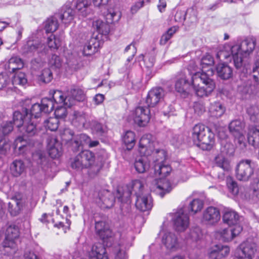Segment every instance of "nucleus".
I'll list each match as a JSON object with an SVG mask.
<instances>
[{"instance_id":"1","label":"nucleus","mask_w":259,"mask_h":259,"mask_svg":"<svg viewBox=\"0 0 259 259\" xmlns=\"http://www.w3.org/2000/svg\"><path fill=\"white\" fill-rule=\"evenodd\" d=\"M143 186L141 182L139 180H135L133 182L131 188L127 187V190H124L122 194H121L120 190L118 189L116 197L121 203L125 202L131 197L132 190L135 191L136 196L135 205L137 209L141 211L150 210L153 206L151 197L149 194L143 195Z\"/></svg>"},{"instance_id":"2","label":"nucleus","mask_w":259,"mask_h":259,"mask_svg":"<svg viewBox=\"0 0 259 259\" xmlns=\"http://www.w3.org/2000/svg\"><path fill=\"white\" fill-rule=\"evenodd\" d=\"M192 139L194 144L203 150L209 151L214 145V134L208 127L202 124L193 127Z\"/></svg>"},{"instance_id":"3","label":"nucleus","mask_w":259,"mask_h":259,"mask_svg":"<svg viewBox=\"0 0 259 259\" xmlns=\"http://www.w3.org/2000/svg\"><path fill=\"white\" fill-rule=\"evenodd\" d=\"M139 144V151L141 156L136 159L134 166L138 173L142 174L150 167V161L148 156L153 153L154 149L153 143L145 137H142Z\"/></svg>"},{"instance_id":"4","label":"nucleus","mask_w":259,"mask_h":259,"mask_svg":"<svg viewBox=\"0 0 259 259\" xmlns=\"http://www.w3.org/2000/svg\"><path fill=\"white\" fill-rule=\"evenodd\" d=\"M233 48L234 46H231L229 45H225L223 48L217 53V58L220 60L224 59L230 61L232 59L234 65L236 69L244 73H247L249 65L246 64L243 60L241 54L239 56L237 51H234Z\"/></svg>"},{"instance_id":"5","label":"nucleus","mask_w":259,"mask_h":259,"mask_svg":"<svg viewBox=\"0 0 259 259\" xmlns=\"http://www.w3.org/2000/svg\"><path fill=\"white\" fill-rule=\"evenodd\" d=\"M18 130L22 133L23 136H19L16 138L14 142L15 148L18 149L19 154H23L29 147L27 145V142L24 140L23 137L34 136L38 134V131L31 119L24 123Z\"/></svg>"},{"instance_id":"6","label":"nucleus","mask_w":259,"mask_h":259,"mask_svg":"<svg viewBox=\"0 0 259 259\" xmlns=\"http://www.w3.org/2000/svg\"><path fill=\"white\" fill-rule=\"evenodd\" d=\"M235 172L238 180L247 182L254 175V162L250 159H242L237 164Z\"/></svg>"},{"instance_id":"7","label":"nucleus","mask_w":259,"mask_h":259,"mask_svg":"<svg viewBox=\"0 0 259 259\" xmlns=\"http://www.w3.org/2000/svg\"><path fill=\"white\" fill-rule=\"evenodd\" d=\"M95 159L94 153L89 150L81 151L71 162V167L77 171L92 166Z\"/></svg>"},{"instance_id":"8","label":"nucleus","mask_w":259,"mask_h":259,"mask_svg":"<svg viewBox=\"0 0 259 259\" xmlns=\"http://www.w3.org/2000/svg\"><path fill=\"white\" fill-rule=\"evenodd\" d=\"M256 250V244L246 241L240 245L233 259H252Z\"/></svg>"},{"instance_id":"9","label":"nucleus","mask_w":259,"mask_h":259,"mask_svg":"<svg viewBox=\"0 0 259 259\" xmlns=\"http://www.w3.org/2000/svg\"><path fill=\"white\" fill-rule=\"evenodd\" d=\"M5 239L3 242L4 248H15L17 246L16 240L19 236V230L15 225L9 226L5 232Z\"/></svg>"},{"instance_id":"10","label":"nucleus","mask_w":259,"mask_h":259,"mask_svg":"<svg viewBox=\"0 0 259 259\" xmlns=\"http://www.w3.org/2000/svg\"><path fill=\"white\" fill-rule=\"evenodd\" d=\"M255 46V40L253 39H246L241 41L240 45H234V51H237L239 56L241 54L243 60L246 64L249 65L248 70H250V65L245 60V58L249 56L253 51Z\"/></svg>"},{"instance_id":"11","label":"nucleus","mask_w":259,"mask_h":259,"mask_svg":"<svg viewBox=\"0 0 259 259\" xmlns=\"http://www.w3.org/2000/svg\"><path fill=\"white\" fill-rule=\"evenodd\" d=\"M220 219L221 214L219 208L214 206H209L203 211L201 221L206 225L214 226Z\"/></svg>"},{"instance_id":"12","label":"nucleus","mask_w":259,"mask_h":259,"mask_svg":"<svg viewBox=\"0 0 259 259\" xmlns=\"http://www.w3.org/2000/svg\"><path fill=\"white\" fill-rule=\"evenodd\" d=\"M174 227L178 232H183L188 228L189 224V218L183 208L179 209L172 218Z\"/></svg>"},{"instance_id":"13","label":"nucleus","mask_w":259,"mask_h":259,"mask_svg":"<svg viewBox=\"0 0 259 259\" xmlns=\"http://www.w3.org/2000/svg\"><path fill=\"white\" fill-rule=\"evenodd\" d=\"M115 197L111 192L106 189H102L98 192L96 201L102 208H110L114 204Z\"/></svg>"},{"instance_id":"14","label":"nucleus","mask_w":259,"mask_h":259,"mask_svg":"<svg viewBox=\"0 0 259 259\" xmlns=\"http://www.w3.org/2000/svg\"><path fill=\"white\" fill-rule=\"evenodd\" d=\"M150 118V110L148 107L139 106L134 112V120L139 126H145Z\"/></svg>"},{"instance_id":"15","label":"nucleus","mask_w":259,"mask_h":259,"mask_svg":"<svg viewBox=\"0 0 259 259\" xmlns=\"http://www.w3.org/2000/svg\"><path fill=\"white\" fill-rule=\"evenodd\" d=\"M89 136L85 134L74 135L67 144L74 152L82 151L85 143L89 142Z\"/></svg>"},{"instance_id":"16","label":"nucleus","mask_w":259,"mask_h":259,"mask_svg":"<svg viewBox=\"0 0 259 259\" xmlns=\"http://www.w3.org/2000/svg\"><path fill=\"white\" fill-rule=\"evenodd\" d=\"M191 82L185 74L178 77L175 81V90L182 97L186 98L191 90Z\"/></svg>"},{"instance_id":"17","label":"nucleus","mask_w":259,"mask_h":259,"mask_svg":"<svg viewBox=\"0 0 259 259\" xmlns=\"http://www.w3.org/2000/svg\"><path fill=\"white\" fill-rule=\"evenodd\" d=\"M164 91L161 87L151 90L147 96L146 102L148 107H155L163 99Z\"/></svg>"},{"instance_id":"18","label":"nucleus","mask_w":259,"mask_h":259,"mask_svg":"<svg viewBox=\"0 0 259 259\" xmlns=\"http://www.w3.org/2000/svg\"><path fill=\"white\" fill-rule=\"evenodd\" d=\"M47 50L44 44L33 40L27 41L23 47V53L27 55L33 54L35 52L38 54L46 53Z\"/></svg>"},{"instance_id":"19","label":"nucleus","mask_w":259,"mask_h":259,"mask_svg":"<svg viewBox=\"0 0 259 259\" xmlns=\"http://www.w3.org/2000/svg\"><path fill=\"white\" fill-rule=\"evenodd\" d=\"M95 231L96 234L104 243H105L106 240L110 238L112 236V232L108 224L105 221L96 222Z\"/></svg>"},{"instance_id":"20","label":"nucleus","mask_w":259,"mask_h":259,"mask_svg":"<svg viewBox=\"0 0 259 259\" xmlns=\"http://www.w3.org/2000/svg\"><path fill=\"white\" fill-rule=\"evenodd\" d=\"M90 259H108L104 245L100 242L94 243L88 252Z\"/></svg>"},{"instance_id":"21","label":"nucleus","mask_w":259,"mask_h":259,"mask_svg":"<svg viewBox=\"0 0 259 259\" xmlns=\"http://www.w3.org/2000/svg\"><path fill=\"white\" fill-rule=\"evenodd\" d=\"M102 43L97 36L91 37L84 46L83 54L87 56L94 54L98 52Z\"/></svg>"},{"instance_id":"22","label":"nucleus","mask_w":259,"mask_h":259,"mask_svg":"<svg viewBox=\"0 0 259 259\" xmlns=\"http://www.w3.org/2000/svg\"><path fill=\"white\" fill-rule=\"evenodd\" d=\"M31 100L27 99L25 101L22 106H24L25 109L26 119H31L33 116L35 118L40 117L42 113H44L43 107L39 103L34 104L31 108L30 110L27 108L26 106L30 104Z\"/></svg>"},{"instance_id":"23","label":"nucleus","mask_w":259,"mask_h":259,"mask_svg":"<svg viewBox=\"0 0 259 259\" xmlns=\"http://www.w3.org/2000/svg\"><path fill=\"white\" fill-rule=\"evenodd\" d=\"M223 221L224 223L230 227H236L237 225H240L239 215L236 211L232 209L224 210L223 214Z\"/></svg>"},{"instance_id":"24","label":"nucleus","mask_w":259,"mask_h":259,"mask_svg":"<svg viewBox=\"0 0 259 259\" xmlns=\"http://www.w3.org/2000/svg\"><path fill=\"white\" fill-rule=\"evenodd\" d=\"M229 252L230 248L228 246L216 245L211 249L209 253V257L211 259H225Z\"/></svg>"},{"instance_id":"25","label":"nucleus","mask_w":259,"mask_h":259,"mask_svg":"<svg viewBox=\"0 0 259 259\" xmlns=\"http://www.w3.org/2000/svg\"><path fill=\"white\" fill-rule=\"evenodd\" d=\"M241 225H237L236 227L225 229L221 232V236L225 242L231 241L235 236L239 235L242 231Z\"/></svg>"},{"instance_id":"26","label":"nucleus","mask_w":259,"mask_h":259,"mask_svg":"<svg viewBox=\"0 0 259 259\" xmlns=\"http://www.w3.org/2000/svg\"><path fill=\"white\" fill-rule=\"evenodd\" d=\"M209 75L205 72H197L195 73L189 80L191 82V89L194 88L199 87V82L201 81L203 84L208 83V81L213 80Z\"/></svg>"},{"instance_id":"27","label":"nucleus","mask_w":259,"mask_h":259,"mask_svg":"<svg viewBox=\"0 0 259 259\" xmlns=\"http://www.w3.org/2000/svg\"><path fill=\"white\" fill-rule=\"evenodd\" d=\"M204 86L194 88L192 89L195 91V94L199 97H207L209 96L215 87V83L214 80L208 81V83L204 84Z\"/></svg>"},{"instance_id":"28","label":"nucleus","mask_w":259,"mask_h":259,"mask_svg":"<svg viewBox=\"0 0 259 259\" xmlns=\"http://www.w3.org/2000/svg\"><path fill=\"white\" fill-rule=\"evenodd\" d=\"M216 70L218 76L223 80H228L233 76L232 68L226 63L218 64Z\"/></svg>"},{"instance_id":"29","label":"nucleus","mask_w":259,"mask_h":259,"mask_svg":"<svg viewBox=\"0 0 259 259\" xmlns=\"http://www.w3.org/2000/svg\"><path fill=\"white\" fill-rule=\"evenodd\" d=\"M247 139L249 144L254 147H259V126H249L247 134Z\"/></svg>"},{"instance_id":"30","label":"nucleus","mask_w":259,"mask_h":259,"mask_svg":"<svg viewBox=\"0 0 259 259\" xmlns=\"http://www.w3.org/2000/svg\"><path fill=\"white\" fill-rule=\"evenodd\" d=\"M24 66L23 60L19 57H13L10 59L7 64L5 65V68L8 72L14 73L19 70Z\"/></svg>"},{"instance_id":"31","label":"nucleus","mask_w":259,"mask_h":259,"mask_svg":"<svg viewBox=\"0 0 259 259\" xmlns=\"http://www.w3.org/2000/svg\"><path fill=\"white\" fill-rule=\"evenodd\" d=\"M154 168L155 175L160 177V179L168 176L171 171L170 166L168 164H165L163 162L155 163Z\"/></svg>"},{"instance_id":"32","label":"nucleus","mask_w":259,"mask_h":259,"mask_svg":"<svg viewBox=\"0 0 259 259\" xmlns=\"http://www.w3.org/2000/svg\"><path fill=\"white\" fill-rule=\"evenodd\" d=\"M29 120V119H26V112L24 106L22 107V111H15L13 113L12 122L13 125H15L18 130L24 123Z\"/></svg>"},{"instance_id":"33","label":"nucleus","mask_w":259,"mask_h":259,"mask_svg":"<svg viewBox=\"0 0 259 259\" xmlns=\"http://www.w3.org/2000/svg\"><path fill=\"white\" fill-rule=\"evenodd\" d=\"M93 27L101 35H107L110 31V25L101 19L93 21Z\"/></svg>"},{"instance_id":"34","label":"nucleus","mask_w":259,"mask_h":259,"mask_svg":"<svg viewBox=\"0 0 259 259\" xmlns=\"http://www.w3.org/2000/svg\"><path fill=\"white\" fill-rule=\"evenodd\" d=\"M209 111L211 116L219 118L225 112L226 108L220 102L211 103Z\"/></svg>"},{"instance_id":"35","label":"nucleus","mask_w":259,"mask_h":259,"mask_svg":"<svg viewBox=\"0 0 259 259\" xmlns=\"http://www.w3.org/2000/svg\"><path fill=\"white\" fill-rule=\"evenodd\" d=\"M91 2L89 0H77L75 8L83 17L87 16L91 12Z\"/></svg>"},{"instance_id":"36","label":"nucleus","mask_w":259,"mask_h":259,"mask_svg":"<svg viewBox=\"0 0 259 259\" xmlns=\"http://www.w3.org/2000/svg\"><path fill=\"white\" fill-rule=\"evenodd\" d=\"M90 125L93 132L98 136H103L107 132V125L97 120H91Z\"/></svg>"},{"instance_id":"37","label":"nucleus","mask_w":259,"mask_h":259,"mask_svg":"<svg viewBox=\"0 0 259 259\" xmlns=\"http://www.w3.org/2000/svg\"><path fill=\"white\" fill-rule=\"evenodd\" d=\"M162 243L167 249L173 250L176 248L177 245V237L174 233L168 232L162 237Z\"/></svg>"},{"instance_id":"38","label":"nucleus","mask_w":259,"mask_h":259,"mask_svg":"<svg viewBox=\"0 0 259 259\" xmlns=\"http://www.w3.org/2000/svg\"><path fill=\"white\" fill-rule=\"evenodd\" d=\"M172 187L169 181L166 180H160L156 184V191L161 197H163L166 193H169Z\"/></svg>"},{"instance_id":"39","label":"nucleus","mask_w":259,"mask_h":259,"mask_svg":"<svg viewBox=\"0 0 259 259\" xmlns=\"http://www.w3.org/2000/svg\"><path fill=\"white\" fill-rule=\"evenodd\" d=\"M58 18L55 14L46 21L44 29L47 33H53L58 29Z\"/></svg>"},{"instance_id":"40","label":"nucleus","mask_w":259,"mask_h":259,"mask_svg":"<svg viewBox=\"0 0 259 259\" xmlns=\"http://www.w3.org/2000/svg\"><path fill=\"white\" fill-rule=\"evenodd\" d=\"M220 144V151L222 154L229 156L234 155L235 147L231 142L228 141L227 139H223L221 140Z\"/></svg>"},{"instance_id":"41","label":"nucleus","mask_w":259,"mask_h":259,"mask_svg":"<svg viewBox=\"0 0 259 259\" xmlns=\"http://www.w3.org/2000/svg\"><path fill=\"white\" fill-rule=\"evenodd\" d=\"M243 127V123L238 119L232 120L229 125V132L233 136L242 134Z\"/></svg>"},{"instance_id":"42","label":"nucleus","mask_w":259,"mask_h":259,"mask_svg":"<svg viewBox=\"0 0 259 259\" xmlns=\"http://www.w3.org/2000/svg\"><path fill=\"white\" fill-rule=\"evenodd\" d=\"M25 168V165L22 160H15L11 164L10 170L13 176L17 177L24 171Z\"/></svg>"},{"instance_id":"43","label":"nucleus","mask_w":259,"mask_h":259,"mask_svg":"<svg viewBox=\"0 0 259 259\" xmlns=\"http://www.w3.org/2000/svg\"><path fill=\"white\" fill-rule=\"evenodd\" d=\"M62 11H63L62 13L55 14L57 18L61 19L65 24L70 22L74 17V11L70 8H66L65 9H63Z\"/></svg>"},{"instance_id":"44","label":"nucleus","mask_w":259,"mask_h":259,"mask_svg":"<svg viewBox=\"0 0 259 259\" xmlns=\"http://www.w3.org/2000/svg\"><path fill=\"white\" fill-rule=\"evenodd\" d=\"M54 143L51 145L48 144V153L52 158H56L60 157L62 154V148L60 144L55 139L54 140Z\"/></svg>"},{"instance_id":"45","label":"nucleus","mask_w":259,"mask_h":259,"mask_svg":"<svg viewBox=\"0 0 259 259\" xmlns=\"http://www.w3.org/2000/svg\"><path fill=\"white\" fill-rule=\"evenodd\" d=\"M135 133L131 131L125 132L123 137V142L124 144L125 148L127 150H131L135 145Z\"/></svg>"},{"instance_id":"46","label":"nucleus","mask_w":259,"mask_h":259,"mask_svg":"<svg viewBox=\"0 0 259 259\" xmlns=\"http://www.w3.org/2000/svg\"><path fill=\"white\" fill-rule=\"evenodd\" d=\"M215 165L224 171H229L231 168L230 161L222 155H218L214 159Z\"/></svg>"},{"instance_id":"47","label":"nucleus","mask_w":259,"mask_h":259,"mask_svg":"<svg viewBox=\"0 0 259 259\" xmlns=\"http://www.w3.org/2000/svg\"><path fill=\"white\" fill-rule=\"evenodd\" d=\"M12 83L14 86H25L28 83L26 75L21 71L17 72L13 76Z\"/></svg>"},{"instance_id":"48","label":"nucleus","mask_w":259,"mask_h":259,"mask_svg":"<svg viewBox=\"0 0 259 259\" xmlns=\"http://www.w3.org/2000/svg\"><path fill=\"white\" fill-rule=\"evenodd\" d=\"M69 93L70 95L77 101H83L85 98V95L83 91L78 87L72 86L70 89Z\"/></svg>"},{"instance_id":"49","label":"nucleus","mask_w":259,"mask_h":259,"mask_svg":"<svg viewBox=\"0 0 259 259\" xmlns=\"http://www.w3.org/2000/svg\"><path fill=\"white\" fill-rule=\"evenodd\" d=\"M86 122L85 114L78 111L74 112L72 124L77 128L83 127Z\"/></svg>"},{"instance_id":"50","label":"nucleus","mask_w":259,"mask_h":259,"mask_svg":"<svg viewBox=\"0 0 259 259\" xmlns=\"http://www.w3.org/2000/svg\"><path fill=\"white\" fill-rule=\"evenodd\" d=\"M226 182L229 192L234 195H237L239 193V186L237 182L229 176L226 177Z\"/></svg>"},{"instance_id":"51","label":"nucleus","mask_w":259,"mask_h":259,"mask_svg":"<svg viewBox=\"0 0 259 259\" xmlns=\"http://www.w3.org/2000/svg\"><path fill=\"white\" fill-rule=\"evenodd\" d=\"M32 159L38 165H45L47 163V157L45 153L40 150L32 153Z\"/></svg>"},{"instance_id":"52","label":"nucleus","mask_w":259,"mask_h":259,"mask_svg":"<svg viewBox=\"0 0 259 259\" xmlns=\"http://www.w3.org/2000/svg\"><path fill=\"white\" fill-rule=\"evenodd\" d=\"M21 206L20 200L13 198L12 202L8 203V210L12 215L16 216L19 214Z\"/></svg>"},{"instance_id":"53","label":"nucleus","mask_w":259,"mask_h":259,"mask_svg":"<svg viewBox=\"0 0 259 259\" xmlns=\"http://www.w3.org/2000/svg\"><path fill=\"white\" fill-rule=\"evenodd\" d=\"M53 78V73L50 69H44L38 76V80L44 83H48Z\"/></svg>"},{"instance_id":"54","label":"nucleus","mask_w":259,"mask_h":259,"mask_svg":"<svg viewBox=\"0 0 259 259\" xmlns=\"http://www.w3.org/2000/svg\"><path fill=\"white\" fill-rule=\"evenodd\" d=\"M203 201L200 199H194L189 204V211L195 214L200 211L203 206Z\"/></svg>"},{"instance_id":"55","label":"nucleus","mask_w":259,"mask_h":259,"mask_svg":"<svg viewBox=\"0 0 259 259\" xmlns=\"http://www.w3.org/2000/svg\"><path fill=\"white\" fill-rule=\"evenodd\" d=\"M43 107L44 113H49L53 111L55 107V103L51 98H44L40 104Z\"/></svg>"},{"instance_id":"56","label":"nucleus","mask_w":259,"mask_h":259,"mask_svg":"<svg viewBox=\"0 0 259 259\" xmlns=\"http://www.w3.org/2000/svg\"><path fill=\"white\" fill-rule=\"evenodd\" d=\"M120 15L114 12L113 10L110 9L107 10V14L105 15V19L106 22L110 25L111 24L117 22L120 18Z\"/></svg>"},{"instance_id":"57","label":"nucleus","mask_w":259,"mask_h":259,"mask_svg":"<svg viewBox=\"0 0 259 259\" xmlns=\"http://www.w3.org/2000/svg\"><path fill=\"white\" fill-rule=\"evenodd\" d=\"M59 121L58 118L50 117L44 121L46 127L51 131H56L59 126Z\"/></svg>"},{"instance_id":"58","label":"nucleus","mask_w":259,"mask_h":259,"mask_svg":"<svg viewBox=\"0 0 259 259\" xmlns=\"http://www.w3.org/2000/svg\"><path fill=\"white\" fill-rule=\"evenodd\" d=\"M123 248H126V246H124L121 240L118 245L114 246V252L115 254V259H125L126 253Z\"/></svg>"},{"instance_id":"59","label":"nucleus","mask_w":259,"mask_h":259,"mask_svg":"<svg viewBox=\"0 0 259 259\" xmlns=\"http://www.w3.org/2000/svg\"><path fill=\"white\" fill-rule=\"evenodd\" d=\"M214 63L213 58L209 54L204 56L200 61V64L202 69L212 66Z\"/></svg>"},{"instance_id":"60","label":"nucleus","mask_w":259,"mask_h":259,"mask_svg":"<svg viewBox=\"0 0 259 259\" xmlns=\"http://www.w3.org/2000/svg\"><path fill=\"white\" fill-rule=\"evenodd\" d=\"M176 31L175 28L172 27L169 28L167 31L161 36L159 42L160 44L161 45H165L176 32Z\"/></svg>"},{"instance_id":"61","label":"nucleus","mask_w":259,"mask_h":259,"mask_svg":"<svg viewBox=\"0 0 259 259\" xmlns=\"http://www.w3.org/2000/svg\"><path fill=\"white\" fill-rule=\"evenodd\" d=\"M154 155L155 158V163H162L166 158V153L163 149H156L154 153Z\"/></svg>"},{"instance_id":"62","label":"nucleus","mask_w":259,"mask_h":259,"mask_svg":"<svg viewBox=\"0 0 259 259\" xmlns=\"http://www.w3.org/2000/svg\"><path fill=\"white\" fill-rule=\"evenodd\" d=\"M74 135V133L71 129L68 128H64L60 133L62 140L67 144Z\"/></svg>"},{"instance_id":"63","label":"nucleus","mask_w":259,"mask_h":259,"mask_svg":"<svg viewBox=\"0 0 259 259\" xmlns=\"http://www.w3.org/2000/svg\"><path fill=\"white\" fill-rule=\"evenodd\" d=\"M202 235L201 231L199 227H196L190 231L189 237L194 241H197L201 238Z\"/></svg>"},{"instance_id":"64","label":"nucleus","mask_w":259,"mask_h":259,"mask_svg":"<svg viewBox=\"0 0 259 259\" xmlns=\"http://www.w3.org/2000/svg\"><path fill=\"white\" fill-rule=\"evenodd\" d=\"M12 121H4L1 124L2 132L4 135L9 134L13 130Z\"/></svg>"}]
</instances>
